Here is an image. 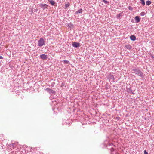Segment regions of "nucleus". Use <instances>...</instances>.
I'll list each match as a JSON object with an SVG mask.
<instances>
[{"instance_id":"6","label":"nucleus","mask_w":154,"mask_h":154,"mask_svg":"<svg viewBox=\"0 0 154 154\" xmlns=\"http://www.w3.org/2000/svg\"><path fill=\"white\" fill-rule=\"evenodd\" d=\"M45 91H47L51 94H54L55 92V91L52 89H50L49 88H47L45 89Z\"/></svg>"},{"instance_id":"5","label":"nucleus","mask_w":154,"mask_h":154,"mask_svg":"<svg viewBox=\"0 0 154 154\" xmlns=\"http://www.w3.org/2000/svg\"><path fill=\"white\" fill-rule=\"evenodd\" d=\"M72 46L75 48H79L80 46V43H79L74 42L72 44Z\"/></svg>"},{"instance_id":"28","label":"nucleus","mask_w":154,"mask_h":154,"mask_svg":"<svg viewBox=\"0 0 154 154\" xmlns=\"http://www.w3.org/2000/svg\"><path fill=\"white\" fill-rule=\"evenodd\" d=\"M3 57H2V56H0V59H3Z\"/></svg>"},{"instance_id":"25","label":"nucleus","mask_w":154,"mask_h":154,"mask_svg":"<svg viewBox=\"0 0 154 154\" xmlns=\"http://www.w3.org/2000/svg\"><path fill=\"white\" fill-rule=\"evenodd\" d=\"M72 25H73L71 23H69L68 24V26L69 27H70L71 26H72Z\"/></svg>"},{"instance_id":"2","label":"nucleus","mask_w":154,"mask_h":154,"mask_svg":"<svg viewBox=\"0 0 154 154\" xmlns=\"http://www.w3.org/2000/svg\"><path fill=\"white\" fill-rule=\"evenodd\" d=\"M45 44L44 39L41 38L38 41V45L39 47H42Z\"/></svg>"},{"instance_id":"8","label":"nucleus","mask_w":154,"mask_h":154,"mask_svg":"<svg viewBox=\"0 0 154 154\" xmlns=\"http://www.w3.org/2000/svg\"><path fill=\"white\" fill-rule=\"evenodd\" d=\"M136 23H138L140 21V20L138 16H136L134 18Z\"/></svg>"},{"instance_id":"3","label":"nucleus","mask_w":154,"mask_h":154,"mask_svg":"<svg viewBox=\"0 0 154 154\" xmlns=\"http://www.w3.org/2000/svg\"><path fill=\"white\" fill-rule=\"evenodd\" d=\"M108 79L110 81L112 82H114L115 78L113 75H112L111 73H109L108 76Z\"/></svg>"},{"instance_id":"15","label":"nucleus","mask_w":154,"mask_h":154,"mask_svg":"<svg viewBox=\"0 0 154 154\" xmlns=\"http://www.w3.org/2000/svg\"><path fill=\"white\" fill-rule=\"evenodd\" d=\"M49 2L52 5H54L55 4V2L53 0H50Z\"/></svg>"},{"instance_id":"9","label":"nucleus","mask_w":154,"mask_h":154,"mask_svg":"<svg viewBox=\"0 0 154 154\" xmlns=\"http://www.w3.org/2000/svg\"><path fill=\"white\" fill-rule=\"evenodd\" d=\"M17 143H14L10 144L9 145L10 148H13L16 146Z\"/></svg>"},{"instance_id":"22","label":"nucleus","mask_w":154,"mask_h":154,"mask_svg":"<svg viewBox=\"0 0 154 154\" xmlns=\"http://www.w3.org/2000/svg\"><path fill=\"white\" fill-rule=\"evenodd\" d=\"M128 9L131 11H132L133 9L132 7L130 6L128 7Z\"/></svg>"},{"instance_id":"13","label":"nucleus","mask_w":154,"mask_h":154,"mask_svg":"<svg viewBox=\"0 0 154 154\" xmlns=\"http://www.w3.org/2000/svg\"><path fill=\"white\" fill-rule=\"evenodd\" d=\"M82 9H79L77 11H76L75 13V14H77L79 13H82Z\"/></svg>"},{"instance_id":"11","label":"nucleus","mask_w":154,"mask_h":154,"mask_svg":"<svg viewBox=\"0 0 154 154\" xmlns=\"http://www.w3.org/2000/svg\"><path fill=\"white\" fill-rule=\"evenodd\" d=\"M127 91L128 93L134 94V93L133 92V91L130 88H129L127 89Z\"/></svg>"},{"instance_id":"1","label":"nucleus","mask_w":154,"mask_h":154,"mask_svg":"<svg viewBox=\"0 0 154 154\" xmlns=\"http://www.w3.org/2000/svg\"><path fill=\"white\" fill-rule=\"evenodd\" d=\"M131 71L132 73H135L137 75L140 76L142 78L143 77V73L138 68H134L131 70Z\"/></svg>"},{"instance_id":"7","label":"nucleus","mask_w":154,"mask_h":154,"mask_svg":"<svg viewBox=\"0 0 154 154\" xmlns=\"http://www.w3.org/2000/svg\"><path fill=\"white\" fill-rule=\"evenodd\" d=\"M40 57L43 60H45L47 59L48 56L47 55L42 54L40 56Z\"/></svg>"},{"instance_id":"26","label":"nucleus","mask_w":154,"mask_h":154,"mask_svg":"<svg viewBox=\"0 0 154 154\" xmlns=\"http://www.w3.org/2000/svg\"><path fill=\"white\" fill-rule=\"evenodd\" d=\"M144 154H148L147 152L146 151V150H145L144 151Z\"/></svg>"},{"instance_id":"20","label":"nucleus","mask_w":154,"mask_h":154,"mask_svg":"<svg viewBox=\"0 0 154 154\" xmlns=\"http://www.w3.org/2000/svg\"><path fill=\"white\" fill-rule=\"evenodd\" d=\"M121 16V14H119L117 15L116 18L117 19H119L120 16Z\"/></svg>"},{"instance_id":"27","label":"nucleus","mask_w":154,"mask_h":154,"mask_svg":"<svg viewBox=\"0 0 154 154\" xmlns=\"http://www.w3.org/2000/svg\"><path fill=\"white\" fill-rule=\"evenodd\" d=\"M150 56L152 58H154V57L153 55L151 54Z\"/></svg>"},{"instance_id":"16","label":"nucleus","mask_w":154,"mask_h":154,"mask_svg":"<svg viewBox=\"0 0 154 154\" xmlns=\"http://www.w3.org/2000/svg\"><path fill=\"white\" fill-rule=\"evenodd\" d=\"M140 3L143 5L144 6L145 5V2L144 0H140Z\"/></svg>"},{"instance_id":"21","label":"nucleus","mask_w":154,"mask_h":154,"mask_svg":"<svg viewBox=\"0 0 154 154\" xmlns=\"http://www.w3.org/2000/svg\"><path fill=\"white\" fill-rule=\"evenodd\" d=\"M145 13L144 12H142L140 14V15L141 16H143L145 15Z\"/></svg>"},{"instance_id":"19","label":"nucleus","mask_w":154,"mask_h":154,"mask_svg":"<svg viewBox=\"0 0 154 154\" xmlns=\"http://www.w3.org/2000/svg\"><path fill=\"white\" fill-rule=\"evenodd\" d=\"M151 4V2L150 1H147L146 2V4L147 5H149Z\"/></svg>"},{"instance_id":"10","label":"nucleus","mask_w":154,"mask_h":154,"mask_svg":"<svg viewBox=\"0 0 154 154\" xmlns=\"http://www.w3.org/2000/svg\"><path fill=\"white\" fill-rule=\"evenodd\" d=\"M130 38V39L133 41H134L136 39V37L134 35H131Z\"/></svg>"},{"instance_id":"18","label":"nucleus","mask_w":154,"mask_h":154,"mask_svg":"<svg viewBox=\"0 0 154 154\" xmlns=\"http://www.w3.org/2000/svg\"><path fill=\"white\" fill-rule=\"evenodd\" d=\"M102 2H104L105 4H109V2L106 0H102Z\"/></svg>"},{"instance_id":"4","label":"nucleus","mask_w":154,"mask_h":154,"mask_svg":"<svg viewBox=\"0 0 154 154\" xmlns=\"http://www.w3.org/2000/svg\"><path fill=\"white\" fill-rule=\"evenodd\" d=\"M38 5L39 7L42 8L43 10L47 8L48 7V5L46 4L41 3L38 4Z\"/></svg>"},{"instance_id":"24","label":"nucleus","mask_w":154,"mask_h":154,"mask_svg":"<svg viewBox=\"0 0 154 154\" xmlns=\"http://www.w3.org/2000/svg\"><path fill=\"white\" fill-rule=\"evenodd\" d=\"M110 150L111 151L113 152L114 151V149L113 147H111L110 148Z\"/></svg>"},{"instance_id":"14","label":"nucleus","mask_w":154,"mask_h":154,"mask_svg":"<svg viewBox=\"0 0 154 154\" xmlns=\"http://www.w3.org/2000/svg\"><path fill=\"white\" fill-rule=\"evenodd\" d=\"M70 6V3L69 2H67V3L65 4V5L64 8L65 9H67V8L69 7Z\"/></svg>"},{"instance_id":"17","label":"nucleus","mask_w":154,"mask_h":154,"mask_svg":"<svg viewBox=\"0 0 154 154\" xmlns=\"http://www.w3.org/2000/svg\"><path fill=\"white\" fill-rule=\"evenodd\" d=\"M63 62L64 64H67L69 63V61L67 60H64Z\"/></svg>"},{"instance_id":"12","label":"nucleus","mask_w":154,"mask_h":154,"mask_svg":"<svg viewBox=\"0 0 154 154\" xmlns=\"http://www.w3.org/2000/svg\"><path fill=\"white\" fill-rule=\"evenodd\" d=\"M125 46L126 48L128 49H131L132 48V46L130 45H125Z\"/></svg>"},{"instance_id":"23","label":"nucleus","mask_w":154,"mask_h":154,"mask_svg":"<svg viewBox=\"0 0 154 154\" xmlns=\"http://www.w3.org/2000/svg\"><path fill=\"white\" fill-rule=\"evenodd\" d=\"M108 145L109 146H115H115L114 145L113 143H109L108 144Z\"/></svg>"}]
</instances>
